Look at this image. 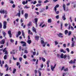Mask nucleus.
I'll return each instance as SVG.
<instances>
[{
    "mask_svg": "<svg viewBox=\"0 0 76 76\" xmlns=\"http://www.w3.org/2000/svg\"><path fill=\"white\" fill-rule=\"evenodd\" d=\"M21 44H23L22 46L23 47H26V42H23V41H21L20 42Z\"/></svg>",
    "mask_w": 76,
    "mask_h": 76,
    "instance_id": "obj_1",
    "label": "nucleus"
},
{
    "mask_svg": "<svg viewBox=\"0 0 76 76\" xmlns=\"http://www.w3.org/2000/svg\"><path fill=\"white\" fill-rule=\"evenodd\" d=\"M41 44H42V45H43V47H45V45L47 43V42H46L45 43H44V41H43V40H41Z\"/></svg>",
    "mask_w": 76,
    "mask_h": 76,
    "instance_id": "obj_2",
    "label": "nucleus"
},
{
    "mask_svg": "<svg viewBox=\"0 0 76 76\" xmlns=\"http://www.w3.org/2000/svg\"><path fill=\"white\" fill-rule=\"evenodd\" d=\"M0 13H3V14H4V13H5V14H7V11H6V10H2L0 11Z\"/></svg>",
    "mask_w": 76,
    "mask_h": 76,
    "instance_id": "obj_3",
    "label": "nucleus"
},
{
    "mask_svg": "<svg viewBox=\"0 0 76 76\" xmlns=\"http://www.w3.org/2000/svg\"><path fill=\"white\" fill-rule=\"evenodd\" d=\"M7 24V22L6 21H4V23L3 28L4 29H6V25Z\"/></svg>",
    "mask_w": 76,
    "mask_h": 76,
    "instance_id": "obj_4",
    "label": "nucleus"
},
{
    "mask_svg": "<svg viewBox=\"0 0 76 76\" xmlns=\"http://www.w3.org/2000/svg\"><path fill=\"white\" fill-rule=\"evenodd\" d=\"M57 35L59 37H60L61 38H63V36H62L63 35V34L62 33H60L58 34H57Z\"/></svg>",
    "mask_w": 76,
    "mask_h": 76,
    "instance_id": "obj_5",
    "label": "nucleus"
},
{
    "mask_svg": "<svg viewBox=\"0 0 76 76\" xmlns=\"http://www.w3.org/2000/svg\"><path fill=\"white\" fill-rule=\"evenodd\" d=\"M11 31L10 30L8 32V34H9L10 38L12 37V34L11 33Z\"/></svg>",
    "mask_w": 76,
    "mask_h": 76,
    "instance_id": "obj_6",
    "label": "nucleus"
},
{
    "mask_svg": "<svg viewBox=\"0 0 76 76\" xmlns=\"http://www.w3.org/2000/svg\"><path fill=\"white\" fill-rule=\"evenodd\" d=\"M59 6V5L58 4H57L56 6L54 7V9H55V12H57V8H58V7Z\"/></svg>",
    "mask_w": 76,
    "mask_h": 76,
    "instance_id": "obj_7",
    "label": "nucleus"
},
{
    "mask_svg": "<svg viewBox=\"0 0 76 76\" xmlns=\"http://www.w3.org/2000/svg\"><path fill=\"white\" fill-rule=\"evenodd\" d=\"M18 16L19 17H20V10H19V12L17 13L16 15V16Z\"/></svg>",
    "mask_w": 76,
    "mask_h": 76,
    "instance_id": "obj_8",
    "label": "nucleus"
},
{
    "mask_svg": "<svg viewBox=\"0 0 76 76\" xmlns=\"http://www.w3.org/2000/svg\"><path fill=\"white\" fill-rule=\"evenodd\" d=\"M5 42V40L4 39H3L2 41L0 42V44H4Z\"/></svg>",
    "mask_w": 76,
    "mask_h": 76,
    "instance_id": "obj_9",
    "label": "nucleus"
},
{
    "mask_svg": "<svg viewBox=\"0 0 76 76\" xmlns=\"http://www.w3.org/2000/svg\"><path fill=\"white\" fill-rule=\"evenodd\" d=\"M35 39L37 41H38L39 40V37L38 36H35Z\"/></svg>",
    "mask_w": 76,
    "mask_h": 76,
    "instance_id": "obj_10",
    "label": "nucleus"
},
{
    "mask_svg": "<svg viewBox=\"0 0 76 76\" xmlns=\"http://www.w3.org/2000/svg\"><path fill=\"white\" fill-rule=\"evenodd\" d=\"M24 17L25 19H27V18L28 17V13H26L24 15Z\"/></svg>",
    "mask_w": 76,
    "mask_h": 76,
    "instance_id": "obj_11",
    "label": "nucleus"
},
{
    "mask_svg": "<svg viewBox=\"0 0 76 76\" xmlns=\"http://www.w3.org/2000/svg\"><path fill=\"white\" fill-rule=\"evenodd\" d=\"M66 15H65V14H64V15L62 16V19L64 20H65L66 19Z\"/></svg>",
    "mask_w": 76,
    "mask_h": 76,
    "instance_id": "obj_12",
    "label": "nucleus"
},
{
    "mask_svg": "<svg viewBox=\"0 0 76 76\" xmlns=\"http://www.w3.org/2000/svg\"><path fill=\"white\" fill-rule=\"evenodd\" d=\"M50 67H51V70L52 71H54V70L55 69V67H53V65H50Z\"/></svg>",
    "mask_w": 76,
    "mask_h": 76,
    "instance_id": "obj_13",
    "label": "nucleus"
},
{
    "mask_svg": "<svg viewBox=\"0 0 76 76\" xmlns=\"http://www.w3.org/2000/svg\"><path fill=\"white\" fill-rule=\"evenodd\" d=\"M63 7L64 10V11H66V5L65 4H63Z\"/></svg>",
    "mask_w": 76,
    "mask_h": 76,
    "instance_id": "obj_14",
    "label": "nucleus"
},
{
    "mask_svg": "<svg viewBox=\"0 0 76 76\" xmlns=\"http://www.w3.org/2000/svg\"><path fill=\"white\" fill-rule=\"evenodd\" d=\"M22 3L23 5H25V4H27L28 3V1H26V2L25 1H23Z\"/></svg>",
    "mask_w": 76,
    "mask_h": 76,
    "instance_id": "obj_15",
    "label": "nucleus"
},
{
    "mask_svg": "<svg viewBox=\"0 0 76 76\" xmlns=\"http://www.w3.org/2000/svg\"><path fill=\"white\" fill-rule=\"evenodd\" d=\"M33 31L36 34L37 33V31H36V29L34 28V27H33V29H32Z\"/></svg>",
    "mask_w": 76,
    "mask_h": 76,
    "instance_id": "obj_16",
    "label": "nucleus"
},
{
    "mask_svg": "<svg viewBox=\"0 0 76 76\" xmlns=\"http://www.w3.org/2000/svg\"><path fill=\"white\" fill-rule=\"evenodd\" d=\"M27 42L28 43V44H31V40H28L27 41Z\"/></svg>",
    "mask_w": 76,
    "mask_h": 76,
    "instance_id": "obj_17",
    "label": "nucleus"
},
{
    "mask_svg": "<svg viewBox=\"0 0 76 76\" xmlns=\"http://www.w3.org/2000/svg\"><path fill=\"white\" fill-rule=\"evenodd\" d=\"M36 25H37V22H38V18H36L34 19Z\"/></svg>",
    "mask_w": 76,
    "mask_h": 76,
    "instance_id": "obj_18",
    "label": "nucleus"
},
{
    "mask_svg": "<svg viewBox=\"0 0 76 76\" xmlns=\"http://www.w3.org/2000/svg\"><path fill=\"white\" fill-rule=\"evenodd\" d=\"M75 43V41H73L72 42V47H73L74 46V44Z\"/></svg>",
    "mask_w": 76,
    "mask_h": 76,
    "instance_id": "obj_19",
    "label": "nucleus"
},
{
    "mask_svg": "<svg viewBox=\"0 0 76 76\" xmlns=\"http://www.w3.org/2000/svg\"><path fill=\"white\" fill-rule=\"evenodd\" d=\"M10 53L11 54H15V52L14 50H13V51L10 52Z\"/></svg>",
    "mask_w": 76,
    "mask_h": 76,
    "instance_id": "obj_20",
    "label": "nucleus"
},
{
    "mask_svg": "<svg viewBox=\"0 0 76 76\" xmlns=\"http://www.w3.org/2000/svg\"><path fill=\"white\" fill-rule=\"evenodd\" d=\"M27 25L28 26H31V25H32V22H29V23Z\"/></svg>",
    "mask_w": 76,
    "mask_h": 76,
    "instance_id": "obj_21",
    "label": "nucleus"
},
{
    "mask_svg": "<svg viewBox=\"0 0 76 76\" xmlns=\"http://www.w3.org/2000/svg\"><path fill=\"white\" fill-rule=\"evenodd\" d=\"M22 35L23 36L24 38H25V34L24 33V32H23V30L22 31Z\"/></svg>",
    "mask_w": 76,
    "mask_h": 76,
    "instance_id": "obj_22",
    "label": "nucleus"
},
{
    "mask_svg": "<svg viewBox=\"0 0 76 76\" xmlns=\"http://www.w3.org/2000/svg\"><path fill=\"white\" fill-rule=\"evenodd\" d=\"M48 23H51V19H48Z\"/></svg>",
    "mask_w": 76,
    "mask_h": 76,
    "instance_id": "obj_23",
    "label": "nucleus"
},
{
    "mask_svg": "<svg viewBox=\"0 0 76 76\" xmlns=\"http://www.w3.org/2000/svg\"><path fill=\"white\" fill-rule=\"evenodd\" d=\"M16 69L15 68L13 69V74H15V72H16Z\"/></svg>",
    "mask_w": 76,
    "mask_h": 76,
    "instance_id": "obj_24",
    "label": "nucleus"
},
{
    "mask_svg": "<svg viewBox=\"0 0 76 76\" xmlns=\"http://www.w3.org/2000/svg\"><path fill=\"white\" fill-rule=\"evenodd\" d=\"M68 68H66V69H64V72H66L68 71Z\"/></svg>",
    "mask_w": 76,
    "mask_h": 76,
    "instance_id": "obj_25",
    "label": "nucleus"
},
{
    "mask_svg": "<svg viewBox=\"0 0 76 76\" xmlns=\"http://www.w3.org/2000/svg\"><path fill=\"white\" fill-rule=\"evenodd\" d=\"M68 34L69 36H70V35L72 34V31H69Z\"/></svg>",
    "mask_w": 76,
    "mask_h": 76,
    "instance_id": "obj_26",
    "label": "nucleus"
},
{
    "mask_svg": "<svg viewBox=\"0 0 76 76\" xmlns=\"http://www.w3.org/2000/svg\"><path fill=\"white\" fill-rule=\"evenodd\" d=\"M65 35H67V34H68V31H67V30H66L65 31Z\"/></svg>",
    "mask_w": 76,
    "mask_h": 76,
    "instance_id": "obj_27",
    "label": "nucleus"
},
{
    "mask_svg": "<svg viewBox=\"0 0 76 76\" xmlns=\"http://www.w3.org/2000/svg\"><path fill=\"white\" fill-rule=\"evenodd\" d=\"M63 56H64V54L61 53V58H63Z\"/></svg>",
    "mask_w": 76,
    "mask_h": 76,
    "instance_id": "obj_28",
    "label": "nucleus"
},
{
    "mask_svg": "<svg viewBox=\"0 0 76 76\" xmlns=\"http://www.w3.org/2000/svg\"><path fill=\"white\" fill-rule=\"evenodd\" d=\"M42 59L43 62H45V59L43 57L42 58Z\"/></svg>",
    "mask_w": 76,
    "mask_h": 76,
    "instance_id": "obj_29",
    "label": "nucleus"
},
{
    "mask_svg": "<svg viewBox=\"0 0 76 76\" xmlns=\"http://www.w3.org/2000/svg\"><path fill=\"white\" fill-rule=\"evenodd\" d=\"M41 6V4H38L36 5L37 7H38V6Z\"/></svg>",
    "mask_w": 76,
    "mask_h": 76,
    "instance_id": "obj_30",
    "label": "nucleus"
},
{
    "mask_svg": "<svg viewBox=\"0 0 76 76\" xmlns=\"http://www.w3.org/2000/svg\"><path fill=\"white\" fill-rule=\"evenodd\" d=\"M4 60H6L7 58V55H5L4 57Z\"/></svg>",
    "mask_w": 76,
    "mask_h": 76,
    "instance_id": "obj_31",
    "label": "nucleus"
},
{
    "mask_svg": "<svg viewBox=\"0 0 76 76\" xmlns=\"http://www.w3.org/2000/svg\"><path fill=\"white\" fill-rule=\"evenodd\" d=\"M66 57H67V55H64L63 56L64 58V59H66Z\"/></svg>",
    "mask_w": 76,
    "mask_h": 76,
    "instance_id": "obj_32",
    "label": "nucleus"
},
{
    "mask_svg": "<svg viewBox=\"0 0 76 76\" xmlns=\"http://www.w3.org/2000/svg\"><path fill=\"white\" fill-rule=\"evenodd\" d=\"M3 34L4 35V37L5 36H6V33H5V32H3Z\"/></svg>",
    "mask_w": 76,
    "mask_h": 76,
    "instance_id": "obj_33",
    "label": "nucleus"
},
{
    "mask_svg": "<svg viewBox=\"0 0 76 76\" xmlns=\"http://www.w3.org/2000/svg\"><path fill=\"white\" fill-rule=\"evenodd\" d=\"M38 72L39 73V76H41V72L39 71H38Z\"/></svg>",
    "mask_w": 76,
    "mask_h": 76,
    "instance_id": "obj_34",
    "label": "nucleus"
},
{
    "mask_svg": "<svg viewBox=\"0 0 76 76\" xmlns=\"http://www.w3.org/2000/svg\"><path fill=\"white\" fill-rule=\"evenodd\" d=\"M24 8H26V9H29V8H30V7H27V6L26 5L25 6Z\"/></svg>",
    "mask_w": 76,
    "mask_h": 76,
    "instance_id": "obj_35",
    "label": "nucleus"
},
{
    "mask_svg": "<svg viewBox=\"0 0 76 76\" xmlns=\"http://www.w3.org/2000/svg\"><path fill=\"white\" fill-rule=\"evenodd\" d=\"M45 10V9L44 8H42V10H41L40 11V12H44V11Z\"/></svg>",
    "mask_w": 76,
    "mask_h": 76,
    "instance_id": "obj_36",
    "label": "nucleus"
},
{
    "mask_svg": "<svg viewBox=\"0 0 76 76\" xmlns=\"http://www.w3.org/2000/svg\"><path fill=\"white\" fill-rule=\"evenodd\" d=\"M24 53L27 54L28 53V50H24Z\"/></svg>",
    "mask_w": 76,
    "mask_h": 76,
    "instance_id": "obj_37",
    "label": "nucleus"
},
{
    "mask_svg": "<svg viewBox=\"0 0 76 76\" xmlns=\"http://www.w3.org/2000/svg\"><path fill=\"white\" fill-rule=\"evenodd\" d=\"M2 28V24H1V23H0V29H1Z\"/></svg>",
    "mask_w": 76,
    "mask_h": 76,
    "instance_id": "obj_38",
    "label": "nucleus"
},
{
    "mask_svg": "<svg viewBox=\"0 0 76 76\" xmlns=\"http://www.w3.org/2000/svg\"><path fill=\"white\" fill-rule=\"evenodd\" d=\"M19 60L20 61H22V57H20L19 58Z\"/></svg>",
    "mask_w": 76,
    "mask_h": 76,
    "instance_id": "obj_39",
    "label": "nucleus"
},
{
    "mask_svg": "<svg viewBox=\"0 0 76 76\" xmlns=\"http://www.w3.org/2000/svg\"><path fill=\"white\" fill-rule=\"evenodd\" d=\"M56 56L58 58H60V55L59 54H57Z\"/></svg>",
    "mask_w": 76,
    "mask_h": 76,
    "instance_id": "obj_40",
    "label": "nucleus"
},
{
    "mask_svg": "<svg viewBox=\"0 0 76 76\" xmlns=\"http://www.w3.org/2000/svg\"><path fill=\"white\" fill-rule=\"evenodd\" d=\"M33 56H35V55L36 54V52L34 51V52H33Z\"/></svg>",
    "mask_w": 76,
    "mask_h": 76,
    "instance_id": "obj_41",
    "label": "nucleus"
},
{
    "mask_svg": "<svg viewBox=\"0 0 76 76\" xmlns=\"http://www.w3.org/2000/svg\"><path fill=\"white\" fill-rule=\"evenodd\" d=\"M18 35H20L21 34V32L20 31H18Z\"/></svg>",
    "mask_w": 76,
    "mask_h": 76,
    "instance_id": "obj_42",
    "label": "nucleus"
},
{
    "mask_svg": "<svg viewBox=\"0 0 76 76\" xmlns=\"http://www.w3.org/2000/svg\"><path fill=\"white\" fill-rule=\"evenodd\" d=\"M50 60H48L47 62V64H49V63H50Z\"/></svg>",
    "mask_w": 76,
    "mask_h": 76,
    "instance_id": "obj_43",
    "label": "nucleus"
},
{
    "mask_svg": "<svg viewBox=\"0 0 76 76\" xmlns=\"http://www.w3.org/2000/svg\"><path fill=\"white\" fill-rule=\"evenodd\" d=\"M71 27H72V26L70 25H69V28H68V29H69V30H70V29Z\"/></svg>",
    "mask_w": 76,
    "mask_h": 76,
    "instance_id": "obj_44",
    "label": "nucleus"
},
{
    "mask_svg": "<svg viewBox=\"0 0 76 76\" xmlns=\"http://www.w3.org/2000/svg\"><path fill=\"white\" fill-rule=\"evenodd\" d=\"M66 50L68 53L70 52V50H69V48H66Z\"/></svg>",
    "mask_w": 76,
    "mask_h": 76,
    "instance_id": "obj_45",
    "label": "nucleus"
},
{
    "mask_svg": "<svg viewBox=\"0 0 76 76\" xmlns=\"http://www.w3.org/2000/svg\"><path fill=\"white\" fill-rule=\"evenodd\" d=\"M56 18L57 19H58L59 18V15H58L56 16Z\"/></svg>",
    "mask_w": 76,
    "mask_h": 76,
    "instance_id": "obj_46",
    "label": "nucleus"
},
{
    "mask_svg": "<svg viewBox=\"0 0 76 76\" xmlns=\"http://www.w3.org/2000/svg\"><path fill=\"white\" fill-rule=\"evenodd\" d=\"M63 46L64 47L66 48V44H63Z\"/></svg>",
    "mask_w": 76,
    "mask_h": 76,
    "instance_id": "obj_47",
    "label": "nucleus"
},
{
    "mask_svg": "<svg viewBox=\"0 0 76 76\" xmlns=\"http://www.w3.org/2000/svg\"><path fill=\"white\" fill-rule=\"evenodd\" d=\"M47 2H49V1L47 0L44 1V3H47Z\"/></svg>",
    "mask_w": 76,
    "mask_h": 76,
    "instance_id": "obj_48",
    "label": "nucleus"
},
{
    "mask_svg": "<svg viewBox=\"0 0 76 76\" xmlns=\"http://www.w3.org/2000/svg\"><path fill=\"white\" fill-rule=\"evenodd\" d=\"M44 26L46 27V26H46V25H45V24H44L41 26V28H43V27H44Z\"/></svg>",
    "mask_w": 76,
    "mask_h": 76,
    "instance_id": "obj_49",
    "label": "nucleus"
},
{
    "mask_svg": "<svg viewBox=\"0 0 76 76\" xmlns=\"http://www.w3.org/2000/svg\"><path fill=\"white\" fill-rule=\"evenodd\" d=\"M54 42L55 43V45H57L58 44V42H57L56 41H55Z\"/></svg>",
    "mask_w": 76,
    "mask_h": 76,
    "instance_id": "obj_50",
    "label": "nucleus"
},
{
    "mask_svg": "<svg viewBox=\"0 0 76 76\" xmlns=\"http://www.w3.org/2000/svg\"><path fill=\"white\" fill-rule=\"evenodd\" d=\"M10 41L11 42H12V43H13V42L14 41V40H13L12 39H11L10 40Z\"/></svg>",
    "mask_w": 76,
    "mask_h": 76,
    "instance_id": "obj_51",
    "label": "nucleus"
},
{
    "mask_svg": "<svg viewBox=\"0 0 76 76\" xmlns=\"http://www.w3.org/2000/svg\"><path fill=\"white\" fill-rule=\"evenodd\" d=\"M63 26V23H62L61 24V29H62V27Z\"/></svg>",
    "mask_w": 76,
    "mask_h": 76,
    "instance_id": "obj_52",
    "label": "nucleus"
},
{
    "mask_svg": "<svg viewBox=\"0 0 76 76\" xmlns=\"http://www.w3.org/2000/svg\"><path fill=\"white\" fill-rule=\"evenodd\" d=\"M10 3H12V4H13L14 3V2L12 0L10 2Z\"/></svg>",
    "mask_w": 76,
    "mask_h": 76,
    "instance_id": "obj_53",
    "label": "nucleus"
},
{
    "mask_svg": "<svg viewBox=\"0 0 76 76\" xmlns=\"http://www.w3.org/2000/svg\"><path fill=\"white\" fill-rule=\"evenodd\" d=\"M69 63L70 64H72L73 63V61L71 60L69 62Z\"/></svg>",
    "mask_w": 76,
    "mask_h": 76,
    "instance_id": "obj_54",
    "label": "nucleus"
},
{
    "mask_svg": "<svg viewBox=\"0 0 76 76\" xmlns=\"http://www.w3.org/2000/svg\"><path fill=\"white\" fill-rule=\"evenodd\" d=\"M38 3H42V1H41L39 0L38 1Z\"/></svg>",
    "mask_w": 76,
    "mask_h": 76,
    "instance_id": "obj_55",
    "label": "nucleus"
},
{
    "mask_svg": "<svg viewBox=\"0 0 76 76\" xmlns=\"http://www.w3.org/2000/svg\"><path fill=\"white\" fill-rule=\"evenodd\" d=\"M43 24V23H41L40 25H39V26H40V27H41V26H42V24Z\"/></svg>",
    "mask_w": 76,
    "mask_h": 76,
    "instance_id": "obj_56",
    "label": "nucleus"
},
{
    "mask_svg": "<svg viewBox=\"0 0 76 76\" xmlns=\"http://www.w3.org/2000/svg\"><path fill=\"white\" fill-rule=\"evenodd\" d=\"M15 6H16L14 4H13L12 7H13V8H15Z\"/></svg>",
    "mask_w": 76,
    "mask_h": 76,
    "instance_id": "obj_57",
    "label": "nucleus"
},
{
    "mask_svg": "<svg viewBox=\"0 0 76 76\" xmlns=\"http://www.w3.org/2000/svg\"><path fill=\"white\" fill-rule=\"evenodd\" d=\"M67 74V73H63V75L62 76H64L65 75H66Z\"/></svg>",
    "mask_w": 76,
    "mask_h": 76,
    "instance_id": "obj_58",
    "label": "nucleus"
},
{
    "mask_svg": "<svg viewBox=\"0 0 76 76\" xmlns=\"http://www.w3.org/2000/svg\"><path fill=\"white\" fill-rule=\"evenodd\" d=\"M72 63H75V62H76V59H75L73 61V62H72Z\"/></svg>",
    "mask_w": 76,
    "mask_h": 76,
    "instance_id": "obj_59",
    "label": "nucleus"
},
{
    "mask_svg": "<svg viewBox=\"0 0 76 76\" xmlns=\"http://www.w3.org/2000/svg\"><path fill=\"white\" fill-rule=\"evenodd\" d=\"M64 51V50H63V49H61L60 50V52H61V53H62L63 52V51Z\"/></svg>",
    "mask_w": 76,
    "mask_h": 76,
    "instance_id": "obj_60",
    "label": "nucleus"
},
{
    "mask_svg": "<svg viewBox=\"0 0 76 76\" xmlns=\"http://www.w3.org/2000/svg\"><path fill=\"white\" fill-rule=\"evenodd\" d=\"M23 57L24 58H26V55H24L23 56Z\"/></svg>",
    "mask_w": 76,
    "mask_h": 76,
    "instance_id": "obj_61",
    "label": "nucleus"
},
{
    "mask_svg": "<svg viewBox=\"0 0 76 76\" xmlns=\"http://www.w3.org/2000/svg\"><path fill=\"white\" fill-rule=\"evenodd\" d=\"M37 3V1H35L33 2V4H35Z\"/></svg>",
    "mask_w": 76,
    "mask_h": 76,
    "instance_id": "obj_62",
    "label": "nucleus"
},
{
    "mask_svg": "<svg viewBox=\"0 0 76 76\" xmlns=\"http://www.w3.org/2000/svg\"><path fill=\"white\" fill-rule=\"evenodd\" d=\"M64 69V67L63 66L61 68V71H62V70H63Z\"/></svg>",
    "mask_w": 76,
    "mask_h": 76,
    "instance_id": "obj_63",
    "label": "nucleus"
},
{
    "mask_svg": "<svg viewBox=\"0 0 76 76\" xmlns=\"http://www.w3.org/2000/svg\"><path fill=\"white\" fill-rule=\"evenodd\" d=\"M34 72L35 74H37V70H35L34 71Z\"/></svg>",
    "mask_w": 76,
    "mask_h": 76,
    "instance_id": "obj_64",
    "label": "nucleus"
}]
</instances>
